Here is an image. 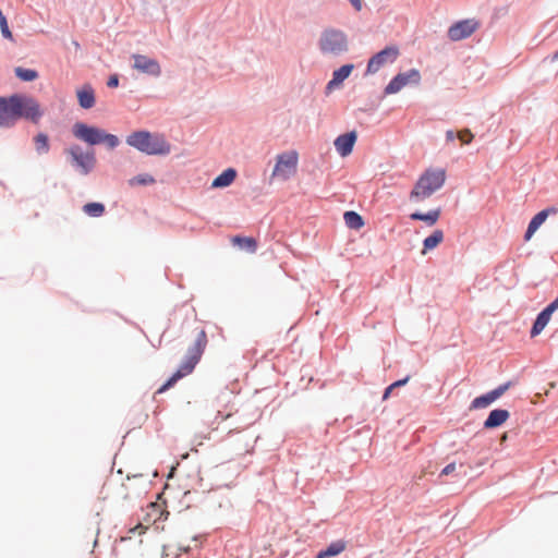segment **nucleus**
Here are the masks:
<instances>
[{
	"label": "nucleus",
	"instance_id": "nucleus-5",
	"mask_svg": "<svg viewBox=\"0 0 558 558\" xmlns=\"http://www.w3.org/2000/svg\"><path fill=\"white\" fill-rule=\"evenodd\" d=\"M73 135L88 145L106 144L109 148H116L120 141L118 136L106 133L96 126H90L83 122H76L72 128Z\"/></svg>",
	"mask_w": 558,
	"mask_h": 558
},
{
	"label": "nucleus",
	"instance_id": "nucleus-3",
	"mask_svg": "<svg viewBox=\"0 0 558 558\" xmlns=\"http://www.w3.org/2000/svg\"><path fill=\"white\" fill-rule=\"evenodd\" d=\"M126 144L146 155H168L171 145L165 136L148 131H135L126 136Z\"/></svg>",
	"mask_w": 558,
	"mask_h": 558
},
{
	"label": "nucleus",
	"instance_id": "nucleus-24",
	"mask_svg": "<svg viewBox=\"0 0 558 558\" xmlns=\"http://www.w3.org/2000/svg\"><path fill=\"white\" fill-rule=\"evenodd\" d=\"M444 240V232L441 230H435L429 236L424 240V250L422 254L430 251L438 246Z\"/></svg>",
	"mask_w": 558,
	"mask_h": 558
},
{
	"label": "nucleus",
	"instance_id": "nucleus-6",
	"mask_svg": "<svg viewBox=\"0 0 558 558\" xmlns=\"http://www.w3.org/2000/svg\"><path fill=\"white\" fill-rule=\"evenodd\" d=\"M318 47L324 54L339 56L348 51V37L340 29L326 28L320 34Z\"/></svg>",
	"mask_w": 558,
	"mask_h": 558
},
{
	"label": "nucleus",
	"instance_id": "nucleus-25",
	"mask_svg": "<svg viewBox=\"0 0 558 558\" xmlns=\"http://www.w3.org/2000/svg\"><path fill=\"white\" fill-rule=\"evenodd\" d=\"M343 218L350 229L359 230L364 226L363 218L355 211H345Z\"/></svg>",
	"mask_w": 558,
	"mask_h": 558
},
{
	"label": "nucleus",
	"instance_id": "nucleus-28",
	"mask_svg": "<svg viewBox=\"0 0 558 558\" xmlns=\"http://www.w3.org/2000/svg\"><path fill=\"white\" fill-rule=\"evenodd\" d=\"M36 150L39 154H46L49 150V141L48 136L44 133H39L34 138Z\"/></svg>",
	"mask_w": 558,
	"mask_h": 558
},
{
	"label": "nucleus",
	"instance_id": "nucleus-18",
	"mask_svg": "<svg viewBox=\"0 0 558 558\" xmlns=\"http://www.w3.org/2000/svg\"><path fill=\"white\" fill-rule=\"evenodd\" d=\"M354 69L353 64H344L338 70L333 71L332 78L327 84V89L332 90L340 86L344 80H347Z\"/></svg>",
	"mask_w": 558,
	"mask_h": 558
},
{
	"label": "nucleus",
	"instance_id": "nucleus-42",
	"mask_svg": "<svg viewBox=\"0 0 558 558\" xmlns=\"http://www.w3.org/2000/svg\"><path fill=\"white\" fill-rule=\"evenodd\" d=\"M507 439V434H504L501 437V441H505Z\"/></svg>",
	"mask_w": 558,
	"mask_h": 558
},
{
	"label": "nucleus",
	"instance_id": "nucleus-36",
	"mask_svg": "<svg viewBox=\"0 0 558 558\" xmlns=\"http://www.w3.org/2000/svg\"><path fill=\"white\" fill-rule=\"evenodd\" d=\"M118 84H119V78H118V76H117V75L110 76V77H109V80H108V83H107V85H108L109 87H111V88H112V87H117V86H118Z\"/></svg>",
	"mask_w": 558,
	"mask_h": 558
},
{
	"label": "nucleus",
	"instance_id": "nucleus-37",
	"mask_svg": "<svg viewBox=\"0 0 558 558\" xmlns=\"http://www.w3.org/2000/svg\"><path fill=\"white\" fill-rule=\"evenodd\" d=\"M356 11H361L363 3L362 0H349Z\"/></svg>",
	"mask_w": 558,
	"mask_h": 558
},
{
	"label": "nucleus",
	"instance_id": "nucleus-10",
	"mask_svg": "<svg viewBox=\"0 0 558 558\" xmlns=\"http://www.w3.org/2000/svg\"><path fill=\"white\" fill-rule=\"evenodd\" d=\"M66 153L72 157L73 162L83 174L89 173L96 163L94 151L83 153L78 145H73L66 149Z\"/></svg>",
	"mask_w": 558,
	"mask_h": 558
},
{
	"label": "nucleus",
	"instance_id": "nucleus-39",
	"mask_svg": "<svg viewBox=\"0 0 558 558\" xmlns=\"http://www.w3.org/2000/svg\"><path fill=\"white\" fill-rule=\"evenodd\" d=\"M395 388L392 387V385L388 386L386 389H385V392H384V396H383V400H387L391 393V391L393 390Z\"/></svg>",
	"mask_w": 558,
	"mask_h": 558
},
{
	"label": "nucleus",
	"instance_id": "nucleus-1",
	"mask_svg": "<svg viewBox=\"0 0 558 558\" xmlns=\"http://www.w3.org/2000/svg\"><path fill=\"white\" fill-rule=\"evenodd\" d=\"M41 116L40 105L33 97L21 94L0 97V128H10L21 118L38 123Z\"/></svg>",
	"mask_w": 558,
	"mask_h": 558
},
{
	"label": "nucleus",
	"instance_id": "nucleus-40",
	"mask_svg": "<svg viewBox=\"0 0 558 558\" xmlns=\"http://www.w3.org/2000/svg\"><path fill=\"white\" fill-rule=\"evenodd\" d=\"M446 138H447V141H450V142L454 141V138H456L454 132L451 130L447 131Z\"/></svg>",
	"mask_w": 558,
	"mask_h": 558
},
{
	"label": "nucleus",
	"instance_id": "nucleus-38",
	"mask_svg": "<svg viewBox=\"0 0 558 558\" xmlns=\"http://www.w3.org/2000/svg\"><path fill=\"white\" fill-rule=\"evenodd\" d=\"M408 381H409V377H405L403 379H400V380H397V381L392 383L391 385H392L393 388H397V387L404 386Z\"/></svg>",
	"mask_w": 558,
	"mask_h": 558
},
{
	"label": "nucleus",
	"instance_id": "nucleus-21",
	"mask_svg": "<svg viewBox=\"0 0 558 558\" xmlns=\"http://www.w3.org/2000/svg\"><path fill=\"white\" fill-rule=\"evenodd\" d=\"M231 242L233 245H236L250 253H254L257 248V242L254 238L236 235L231 239Z\"/></svg>",
	"mask_w": 558,
	"mask_h": 558
},
{
	"label": "nucleus",
	"instance_id": "nucleus-11",
	"mask_svg": "<svg viewBox=\"0 0 558 558\" xmlns=\"http://www.w3.org/2000/svg\"><path fill=\"white\" fill-rule=\"evenodd\" d=\"M421 74L416 69H412L407 73H399L385 87V94L391 95L400 92L409 83L418 84Z\"/></svg>",
	"mask_w": 558,
	"mask_h": 558
},
{
	"label": "nucleus",
	"instance_id": "nucleus-22",
	"mask_svg": "<svg viewBox=\"0 0 558 558\" xmlns=\"http://www.w3.org/2000/svg\"><path fill=\"white\" fill-rule=\"evenodd\" d=\"M345 549V543L343 541H337L331 543L325 550L318 553L316 558H328L341 554Z\"/></svg>",
	"mask_w": 558,
	"mask_h": 558
},
{
	"label": "nucleus",
	"instance_id": "nucleus-19",
	"mask_svg": "<svg viewBox=\"0 0 558 558\" xmlns=\"http://www.w3.org/2000/svg\"><path fill=\"white\" fill-rule=\"evenodd\" d=\"M510 414L507 410L504 409H495L493 410L486 421L484 422L485 428H495L502 425L508 418Z\"/></svg>",
	"mask_w": 558,
	"mask_h": 558
},
{
	"label": "nucleus",
	"instance_id": "nucleus-13",
	"mask_svg": "<svg viewBox=\"0 0 558 558\" xmlns=\"http://www.w3.org/2000/svg\"><path fill=\"white\" fill-rule=\"evenodd\" d=\"M510 387V383H507L505 385H501L497 387L496 389L487 392L486 395L476 397L472 403V409H484L488 407L492 402L500 398Z\"/></svg>",
	"mask_w": 558,
	"mask_h": 558
},
{
	"label": "nucleus",
	"instance_id": "nucleus-32",
	"mask_svg": "<svg viewBox=\"0 0 558 558\" xmlns=\"http://www.w3.org/2000/svg\"><path fill=\"white\" fill-rule=\"evenodd\" d=\"M0 28H1V34L4 38L7 39H10L12 40L13 39V35H12V32L10 31L9 28V25H8V21L5 17H3L2 20H0Z\"/></svg>",
	"mask_w": 558,
	"mask_h": 558
},
{
	"label": "nucleus",
	"instance_id": "nucleus-33",
	"mask_svg": "<svg viewBox=\"0 0 558 558\" xmlns=\"http://www.w3.org/2000/svg\"><path fill=\"white\" fill-rule=\"evenodd\" d=\"M458 137L463 144H469L472 142L474 136L470 130L465 129L458 133Z\"/></svg>",
	"mask_w": 558,
	"mask_h": 558
},
{
	"label": "nucleus",
	"instance_id": "nucleus-2",
	"mask_svg": "<svg viewBox=\"0 0 558 558\" xmlns=\"http://www.w3.org/2000/svg\"><path fill=\"white\" fill-rule=\"evenodd\" d=\"M206 345H207L206 332H205V330H201L197 333V337H196L193 345H191L189 348L185 359L183 360V362L181 363V365L179 366L177 372H174L172 374V376L157 390V392L158 393L165 392L166 390L171 388L178 380L190 375L194 371L196 364L199 362V360L205 351Z\"/></svg>",
	"mask_w": 558,
	"mask_h": 558
},
{
	"label": "nucleus",
	"instance_id": "nucleus-4",
	"mask_svg": "<svg viewBox=\"0 0 558 558\" xmlns=\"http://www.w3.org/2000/svg\"><path fill=\"white\" fill-rule=\"evenodd\" d=\"M446 181V171L444 169H427L416 181L410 193V199L422 202L430 197L440 190Z\"/></svg>",
	"mask_w": 558,
	"mask_h": 558
},
{
	"label": "nucleus",
	"instance_id": "nucleus-15",
	"mask_svg": "<svg viewBox=\"0 0 558 558\" xmlns=\"http://www.w3.org/2000/svg\"><path fill=\"white\" fill-rule=\"evenodd\" d=\"M356 138L357 134L355 131L339 135L333 143L338 154L341 157L349 156L353 150V146L356 142Z\"/></svg>",
	"mask_w": 558,
	"mask_h": 558
},
{
	"label": "nucleus",
	"instance_id": "nucleus-16",
	"mask_svg": "<svg viewBox=\"0 0 558 558\" xmlns=\"http://www.w3.org/2000/svg\"><path fill=\"white\" fill-rule=\"evenodd\" d=\"M558 213V209L556 207H547L539 213H537L532 220L530 221L527 226V230L525 232V240L529 241L532 235L536 232V230L545 222V220L550 215H556Z\"/></svg>",
	"mask_w": 558,
	"mask_h": 558
},
{
	"label": "nucleus",
	"instance_id": "nucleus-8",
	"mask_svg": "<svg viewBox=\"0 0 558 558\" xmlns=\"http://www.w3.org/2000/svg\"><path fill=\"white\" fill-rule=\"evenodd\" d=\"M481 26L476 19H465L453 23L447 32V36L452 41H460L471 37Z\"/></svg>",
	"mask_w": 558,
	"mask_h": 558
},
{
	"label": "nucleus",
	"instance_id": "nucleus-29",
	"mask_svg": "<svg viewBox=\"0 0 558 558\" xmlns=\"http://www.w3.org/2000/svg\"><path fill=\"white\" fill-rule=\"evenodd\" d=\"M154 183L155 179L150 174H140L130 180L131 185H149Z\"/></svg>",
	"mask_w": 558,
	"mask_h": 558
},
{
	"label": "nucleus",
	"instance_id": "nucleus-27",
	"mask_svg": "<svg viewBox=\"0 0 558 558\" xmlns=\"http://www.w3.org/2000/svg\"><path fill=\"white\" fill-rule=\"evenodd\" d=\"M15 75L24 82H33L38 77V72L32 69L15 68Z\"/></svg>",
	"mask_w": 558,
	"mask_h": 558
},
{
	"label": "nucleus",
	"instance_id": "nucleus-31",
	"mask_svg": "<svg viewBox=\"0 0 558 558\" xmlns=\"http://www.w3.org/2000/svg\"><path fill=\"white\" fill-rule=\"evenodd\" d=\"M0 28H1V34L4 38L7 39H10L12 40L13 39V35H12V32L10 31L9 28V25H8V21L5 17H3L2 20H0Z\"/></svg>",
	"mask_w": 558,
	"mask_h": 558
},
{
	"label": "nucleus",
	"instance_id": "nucleus-7",
	"mask_svg": "<svg viewBox=\"0 0 558 558\" xmlns=\"http://www.w3.org/2000/svg\"><path fill=\"white\" fill-rule=\"evenodd\" d=\"M299 154L296 150L281 153L276 158V165L272 170V178L282 181L291 179L298 170Z\"/></svg>",
	"mask_w": 558,
	"mask_h": 558
},
{
	"label": "nucleus",
	"instance_id": "nucleus-23",
	"mask_svg": "<svg viewBox=\"0 0 558 558\" xmlns=\"http://www.w3.org/2000/svg\"><path fill=\"white\" fill-rule=\"evenodd\" d=\"M439 217H440L439 208L430 210L426 214L413 213L410 216L411 219L425 221V222H427L428 226H434L438 221Z\"/></svg>",
	"mask_w": 558,
	"mask_h": 558
},
{
	"label": "nucleus",
	"instance_id": "nucleus-35",
	"mask_svg": "<svg viewBox=\"0 0 558 558\" xmlns=\"http://www.w3.org/2000/svg\"><path fill=\"white\" fill-rule=\"evenodd\" d=\"M147 529V525H144L142 523H138L133 529L130 530L131 533L138 532V534H142Z\"/></svg>",
	"mask_w": 558,
	"mask_h": 558
},
{
	"label": "nucleus",
	"instance_id": "nucleus-20",
	"mask_svg": "<svg viewBox=\"0 0 558 558\" xmlns=\"http://www.w3.org/2000/svg\"><path fill=\"white\" fill-rule=\"evenodd\" d=\"M235 177L236 171L232 168H228L213 181L211 186L216 189L229 186L234 181Z\"/></svg>",
	"mask_w": 558,
	"mask_h": 558
},
{
	"label": "nucleus",
	"instance_id": "nucleus-34",
	"mask_svg": "<svg viewBox=\"0 0 558 558\" xmlns=\"http://www.w3.org/2000/svg\"><path fill=\"white\" fill-rule=\"evenodd\" d=\"M456 471V463L452 462V463H449L448 465H446L442 470H441V473L440 475H449L451 473H453Z\"/></svg>",
	"mask_w": 558,
	"mask_h": 558
},
{
	"label": "nucleus",
	"instance_id": "nucleus-14",
	"mask_svg": "<svg viewBox=\"0 0 558 558\" xmlns=\"http://www.w3.org/2000/svg\"><path fill=\"white\" fill-rule=\"evenodd\" d=\"M558 310V298L553 301L549 305H547L536 317V320L532 327L531 336L535 337L538 333H541L548 322L550 320V317L553 313Z\"/></svg>",
	"mask_w": 558,
	"mask_h": 558
},
{
	"label": "nucleus",
	"instance_id": "nucleus-30",
	"mask_svg": "<svg viewBox=\"0 0 558 558\" xmlns=\"http://www.w3.org/2000/svg\"><path fill=\"white\" fill-rule=\"evenodd\" d=\"M147 515L150 517V515H154L155 519H154V522L157 520V517L160 518L162 515V511H161V508L158 504H155V502H151L148 505L147 507Z\"/></svg>",
	"mask_w": 558,
	"mask_h": 558
},
{
	"label": "nucleus",
	"instance_id": "nucleus-9",
	"mask_svg": "<svg viewBox=\"0 0 558 558\" xmlns=\"http://www.w3.org/2000/svg\"><path fill=\"white\" fill-rule=\"evenodd\" d=\"M399 54L400 51L397 46L384 48L368 60L366 72L368 74L377 73L383 66L393 63Z\"/></svg>",
	"mask_w": 558,
	"mask_h": 558
},
{
	"label": "nucleus",
	"instance_id": "nucleus-26",
	"mask_svg": "<svg viewBox=\"0 0 558 558\" xmlns=\"http://www.w3.org/2000/svg\"><path fill=\"white\" fill-rule=\"evenodd\" d=\"M83 211L90 217H100L105 213V206L101 203H87L83 206Z\"/></svg>",
	"mask_w": 558,
	"mask_h": 558
},
{
	"label": "nucleus",
	"instance_id": "nucleus-12",
	"mask_svg": "<svg viewBox=\"0 0 558 558\" xmlns=\"http://www.w3.org/2000/svg\"><path fill=\"white\" fill-rule=\"evenodd\" d=\"M132 59L134 61L133 69L137 72L155 77L161 74V66L156 59L140 53H134Z\"/></svg>",
	"mask_w": 558,
	"mask_h": 558
},
{
	"label": "nucleus",
	"instance_id": "nucleus-41",
	"mask_svg": "<svg viewBox=\"0 0 558 558\" xmlns=\"http://www.w3.org/2000/svg\"><path fill=\"white\" fill-rule=\"evenodd\" d=\"M554 60H557L558 59V51L555 52L554 57H553Z\"/></svg>",
	"mask_w": 558,
	"mask_h": 558
},
{
	"label": "nucleus",
	"instance_id": "nucleus-17",
	"mask_svg": "<svg viewBox=\"0 0 558 558\" xmlns=\"http://www.w3.org/2000/svg\"><path fill=\"white\" fill-rule=\"evenodd\" d=\"M76 96L78 104L83 109H90L95 106V92L89 84H85L81 88H78L76 90Z\"/></svg>",
	"mask_w": 558,
	"mask_h": 558
}]
</instances>
